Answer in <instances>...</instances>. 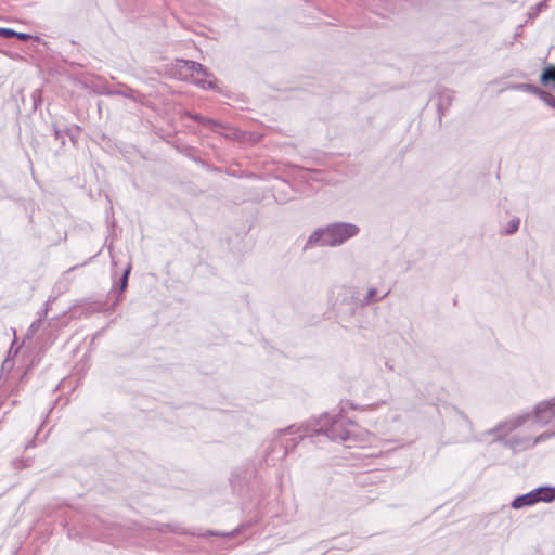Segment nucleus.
Returning a JSON list of instances; mask_svg holds the SVG:
<instances>
[{
	"instance_id": "15",
	"label": "nucleus",
	"mask_w": 555,
	"mask_h": 555,
	"mask_svg": "<svg viewBox=\"0 0 555 555\" xmlns=\"http://www.w3.org/2000/svg\"><path fill=\"white\" fill-rule=\"evenodd\" d=\"M545 104L555 108V96L547 91L542 90L539 96Z\"/></svg>"
},
{
	"instance_id": "25",
	"label": "nucleus",
	"mask_w": 555,
	"mask_h": 555,
	"mask_svg": "<svg viewBox=\"0 0 555 555\" xmlns=\"http://www.w3.org/2000/svg\"><path fill=\"white\" fill-rule=\"evenodd\" d=\"M78 131H79V127L75 126L73 128L67 129L66 133L73 140L74 139V132H78Z\"/></svg>"
},
{
	"instance_id": "12",
	"label": "nucleus",
	"mask_w": 555,
	"mask_h": 555,
	"mask_svg": "<svg viewBox=\"0 0 555 555\" xmlns=\"http://www.w3.org/2000/svg\"><path fill=\"white\" fill-rule=\"evenodd\" d=\"M546 8H547L546 0L538 2L535 5L530 8V10L528 12V20L535 18Z\"/></svg>"
},
{
	"instance_id": "17",
	"label": "nucleus",
	"mask_w": 555,
	"mask_h": 555,
	"mask_svg": "<svg viewBox=\"0 0 555 555\" xmlns=\"http://www.w3.org/2000/svg\"><path fill=\"white\" fill-rule=\"evenodd\" d=\"M555 436V431H552V433H543L539 436H537L534 439H533V442H534V446H537L538 443L540 442H543V441H546L548 440L550 438L554 437Z\"/></svg>"
},
{
	"instance_id": "29",
	"label": "nucleus",
	"mask_w": 555,
	"mask_h": 555,
	"mask_svg": "<svg viewBox=\"0 0 555 555\" xmlns=\"http://www.w3.org/2000/svg\"><path fill=\"white\" fill-rule=\"evenodd\" d=\"M463 418L466 420V422H469V418H467L466 415H463Z\"/></svg>"
},
{
	"instance_id": "4",
	"label": "nucleus",
	"mask_w": 555,
	"mask_h": 555,
	"mask_svg": "<svg viewBox=\"0 0 555 555\" xmlns=\"http://www.w3.org/2000/svg\"><path fill=\"white\" fill-rule=\"evenodd\" d=\"M555 420V396L535 405L533 413H522L499 423L492 428L493 431H514L529 421L539 427L545 426Z\"/></svg>"
},
{
	"instance_id": "11",
	"label": "nucleus",
	"mask_w": 555,
	"mask_h": 555,
	"mask_svg": "<svg viewBox=\"0 0 555 555\" xmlns=\"http://www.w3.org/2000/svg\"><path fill=\"white\" fill-rule=\"evenodd\" d=\"M509 89L528 92V93L534 94L537 96H540V93L542 91V89L540 87H538L535 85H531V83H516V85H512L509 87Z\"/></svg>"
},
{
	"instance_id": "10",
	"label": "nucleus",
	"mask_w": 555,
	"mask_h": 555,
	"mask_svg": "<svg viewBox=\"0 0 555 555\" xmlns=\"http://www.w3.org/2000/svg\"><path fill=\"white\" fill-rule=\"evenodd\" d=\"M377 289L375 287H372L367 291L365 297L363 298L362 300V305H370V304H373V302H377V301H380L383 300L385 297H387L390 293V291L388 289L387 292H385L383 295L380 296H377Z\"/></svg>"
},
{
	"instance_id": "16",
	"label": "nucleus",
	"mask_w": 555,
	"mask_h": 555,
	"mask_svg": "<svg viewBox=\"0 0 555 555\" xmlns=\"http://www.w3.org/2000/svg\"><path fill=\"white\" fill-rule=\"evenodd\" d=\"M202 125L212 131H218V129L221 128V125L218 121L207 117H205L204 122H202Z\"/></svg>"
},
{
	"instance_id": "7",
	"label": "nucleus",
	"mask_w": 555,
	"mask_h": 555,
	"mask_svg": "<svg viewBox=\"0 0 555 555\" xmlns=\"http://www.w3.org/2000/svg\"><path fill=\"white\" fill-rule=\"evenodd\" d=\"M491 430L492 429L488 430V434L495 435L494 441H502L504 446L512 449L514 452H521L534 447V442L531 436H521L517 434L508 439H505V436L511 431H506V429H504L503 431L491 433Z\"/></svg>"
},
{
	"instance_id": "23",
	"label": "nucleus",
	"mask_w": 555,
	"mask_h": 555,
	"mask_svg": "<svg viewBox=\"0 0 555 555\" xmlns=\"http://www.w3.org/2000/svg\"><path fill=\"white\" fill-rule=\"evenodd\" d=\"M14 37L22 41H28L29 39H31V35L26 34V33H17L16 31V35H14Z\"/></svg>"
},
{
	"instance_id": "28",
	"label": "nucleus",
	"mask_w": 555,
	"mask_h": 555,
	"mask_svg": "<svg viewBox=\"0 0 555 555\" xmlns=\"http://www.w3.org/2000/svg\"><path fill=\"white\" fill-rule=\"evenodd\" d=\"M463 418L466 420V422H469V418H467L466 415H463Z\"/></svg>"
},
{
	"instance_id": "13",
	"label": "nucleus",
	"mask_w": 555,
	"mask_h": 555,
	"mask_svg": "<svg viewBox=\"0 0 555 555\" xmlns=\"http://www.w3.org/2000/svg\"><path fill=\"white\" fill-rule=\"evenodd\" d=\"M520 225V219L518 217H513L506 224L504 232L505 234H514L518 231Z\"/></svg>"
},
{
	"instance_id": "27",
	"label": "nucleus",
	"mask_w": 555,
	"mask_h": 555,
	"mask_svg": "<svg viewBox=\"0 0 555 555\" xmlns=\"http://www.w3.org/2000/svg\"><path fill=\"white\" fill-rule=\"evenodd\" d=\"M463 418L466 420V422H469V418H467L466 415H463Z\"/></svg>"
},
{
	"instance_id": "19",
	"label": "nucleus",
	"mask_w": 555,
	"mask_h": 555,
	"mask_svg": "<svg viewBox=\"0 0 555 555\" xmlns=\"http://www.w3.org/2000/svg\"><path fill=\"white\" fill-rule=\"evenodd\" d=\"M183 117H186V118H190L192 120H195L199 124L204 122V119L205 117L199 115V114H193V113H190V112H184L183 113Z\"/></svg>"
},
{
	"instance_id": "9",
	"label": "nucleus",
	"mask_w": 555,
	"mask_h": 555,
	"mask_svg": "<svg viewBox=\"0 0 555 555\" xmlns=\"http://www.w3.org/2000/svg\"><path fill=\"white\" fill-rule=\"evenodd\" d=\"M540 80L543 86L555 90V65H548L541 74Z\"/></svg>"
},
{
	"instance_id": "6",
	"label": "nucleus",
	"mask_w": 555,
	"mask_h": 555,
	"mask_svg": "<svg viewBox=\"0 0 555 555\" xmlns=\"http://www.w3.org/2000/svg\"><path fill=\"white\" fill-rule=\"evenodd\" d=\"M555 501V487L551 486H541L528 493L516 496L511 506L514 509H520L524 507L533 506L537 503L544 502L551 503Z\"/></svg>"
},
{
	"instance_id": "20",
	"label": "nucleus",
	"mask_w": 555,
	"mask_h": 555,
	"mask_svg": "<svg viewBox=\"0 0 555 555\" xmlns=\"http://www.w3.org/2000/svg\"><path fill=\"white\" fill-rule=\"evenodd\" d=\"M42 324V317H40L38 320L34 321L29 328H28V334H35L41 326Z\"/></svg>"
},
{
	"instance_id": "21",
	"label": "nucleus",
	"mask_w": 555,
	"mask_h": 555,
	"mask_svg": "<svg viewBox=\"0 0 555 555\" xmlns=\"http://www.w3.org/2000/svg\"><path fill=\"white\" fill-rule=\"evenodd\" d=\"M155 529H156L157 531H159V532H165V531H167V530H171V531H173V532H180V531L178 530V528H176V527L173 528V527H171V526H170V525H168V524H162V525H158L157 527H155Z\"/></svg>"
},
{
	"instance_id": "14",
	"label": "nucleus",
	"mask_w": 555,
	"mask_h": 555,
	"mask_svg": "<svg viewBox=\"0 0 555 555\" xmlns=\"http://www.w3.org/2000/svg\"><path fill=\"white\" fill-rule=\"evenodd\" d=\"M130 271H131V264H128L127 268L124 270L120 281H119L120 292H124L127 288Z\"/></svg>"
},
{
	"instance_id": "18",
	"label": "nucleus",
	"mask_w": 555,
	"mask_h": 555,
	"mask_svg": "<svg viewBox=\"0 0 555 555\" xmlns=\"http://www.w3.org/2000/svg\"><path fill=\"white\" fill-rule=\"evenodd\" d=\"M16 35V31L12 28L0 27V37L12 38Z\"/></svg>"
},
{
	"instance_id": "22",
	"label": "nucleus",
	"mask_w": 555,
	"mask_h": 555,
	"mask_svg": "<svg viewBox=\"0 0 555 555\" xmlns=\"http://www.w3.org/2000/svg\"><path fill=\"white\" fill-rule=\"evenodd\" d=\"M53 133L56 140H60L62 144H65L64 138L62 135V130L59 129L56 125L53 126Z\"/></svg>"
},
{
	"instance_id": "24",
	"label": "nucleus",
	"mask_w": 555,
	"mask_h": 555,
	"mask_svg": "<svg viewBox=\"0 0 555 555\" xmlns=\"http://www.w3.org/2000/svg\"><path fill=\"white\" fill-rule=\"evenodd\" d=\"M205 535H224V537H233V535H234V531H232V532H227V533H219V532L208 531Z\"/></svg>"
},
{
	"instance_id": "8",
	"label": "nucleus",
	"mask_w": 555,
	"mask_h": 555,
	"mask_svg": "<svg viewBox=\"0 0 555 555\" xmlns=\"http://www.w3.org/2000/svg\"><path fill=\"white\" fill-rule=\"evenodd\" d=\"M435 100L438 115L441 118L451 106L454 100V93L450 89L441 88L437 91Z\"/></svg>"
},
{
	"instance_id": "5",
	"label": "nucleus",
	"mask_w": 555,
	"mask_h": 555,
	"mask_svg": "<svg viewBox=\"0 0 555 555\" xmlns=\"http://www.w3.org/2000/svg\"><path fill=\"white\" fill-rule=\"evenodd\" d=\"M298 427L299 425H292L278 434V436L272 440L271 447L267 453L268 463L282 461L297 447L300 441H307V439L299 438V434L296 433Z\"/></svg>"
},
{
	"instance_id": "26",
	"label": "nucleus",
	"mask_w": 555,
	"mask_h": 555,
	"mask_svg": "<svg viewBox=\"0 0 555 555\" xmlns=\"http://www.w3.org/2000/svg\"><path fill=\"white\" fill-rule=\"evenodd\" d=\"M231 483H232L233 488L236 487V475L235 474H233V476H232Z\"/></svg>"
},
{
	"instance_id": "3",
	"label": "nucleus",
	"mask_w": 555,
	"mask_h": 555,
	"mask_svg": "<svg viewBox=\"0 0 555 555\" xmlns=\"http://www.w3.org/2000/svg\"><path fill=\"white\" fill-rule=\"evenodd\" d=\"M167 73L175 79L191 81L204 90L217 89V80L214 75L195 61L177 59L168 65Z\"/></svg>"
},
{
	"instance_id": "2",
	"label": "nucleus",
	"mask_w": 555,
	"mask_h": 555,
	"mask_svg": "<svg viewBox=\"0 0 555 555\" xmlns=\"http://www.w3.org/2000/svg\"><path fill=\"white\" fill-rule=\"evenodd\" d=\"M360 233V228L350 222H334L326 227L314 230L308 237L304 250L314 246L336 247L356 237Z\"/></svg>"
},
{
	"instance_id": "1",
	"label": "nucleus",
	"mask_w": 555,
	"mask_h": 555,
	"mask_svg": "<svg viewBox=\"0 0 555 555\" xmlns=\"http://www.w3.org/2000/svg\"><path fill=\"white\" fill-rule=\"evenodd\" d=\"M300 439L309 443H320L324 440L344 443L347 448L365 442L366 431L357 423L343 414L324 413L311 424H301L296 429Z\"/></svg>"
}]
</instances>
